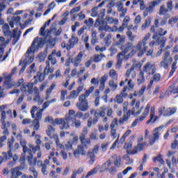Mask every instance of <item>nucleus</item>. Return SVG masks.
Segmentation results:
<instances>
[{"label":"nucleus","instance_id":"nucleus-1","mask_svg":"<svg viewBox=\"0 0 178 178\" xmlns=\"http://www.w3.org/2000/svg\"><path fill=\"white\" fill-rule=\"evenodd\" d=\"M45 44V40H43L42 38H35L33 41L31 46L26 51L24 56L25 59L24 60H20L19 65L22 67L19 70V74L23 73L26 70V67L30 63H33L34 60V53L35 51H38L40 48H42Z\"/></svg>","mask_w":178,"mask_h":178},{"label":"nucleus","instance_id":"nucleus-2","mask_svg":"<svg viewBox=\"0 0 178 178\" xmlns=\"http://www.w3.org/2000/svg\"><path fill=\"white\" fill-rule=\"evenodd\" d=\"M151 38V33H147L143 40L138 41L136 46H134V48L136 52H138V56H143L147 51H148V40Z\"/></svg>","mask_w":178,"mask_h":178},{"label":"nucleus","instance_id":"nucleus-3","mask_svg":"<svg viewBox=\"0 0 178 178\" xmlns=\"http://www.w3.org/2000/svg\"><path fill=\"white\" fill-rule=\"evenodd\" d=\"M73 120V116L71 115H66L64 118H56L54 120V123L57 126H61V130L65 129L67 130L70 127V122Z\"/></svg>","mask_w":178,"mask_h":178},{"label":"nucleus","instance_id":"nucleus-4","mask_svg":"<svg viewBox=\"0 0 178 178\" xmlns=\"http://www.w3.org/2000/svg\"><path fill=\"white\" fill-rule=\"evenodd\" d=\"M176 112H177V107L176 106L166 108L165 106H161L158 108L159 116H162V115L164 116H173Z\"/></svg>","mask_w":178,"mask_h":178},{"label":"nucleus","instance_id":"nucleus-5","mask_svg":"<svg viewBox=\"0 0 178 178\" xmlns=\"http://www.w3.org/2000/svg\"><path fill=\"white\" fill-rule=\"evenodd\" d=\"M76 108L81 112H87L90 109L88 106V101L86 96L81 95L79 97V102L76 103Z\"/></svg>","mask_w":178,"mask_h":178},{"label":"nucleus","instance_id":"nucleus-6","mask_svg":"<svg viewBox=\"0 0 178 178\" xmlns=\"http://www.w3.org/2000/svg\"><path fill=\"white\" fill-rule=\"evenodd\" d=\"M28 162L29 163V171L32 172L33 178L38 177V172L35 170V163H37V159H34L33 154L28 156Z\"/></svg>","mask_w":178,"mask_h":178},{"label":"nucleus","instance_id":"nucleus-7","mask_svg":"<svg viewBox=\"0 0 178 178\" xmlns=\"http://www.w3.org/2000/svg\"><path fill=\"white\" fill-rule=\"evenodd\" d=\"M143 72L148 76L154 75L156 72V65L152 62H148L143 66Z\"/></svg>","mask_w":178,"mask_h":178},{"label":"nucleus","instance_id":"nucleus-8","mask_svg":"<svg viewBox=\"0 0 178 178\" xmlns=\"http://www.w3.org/2000/svg\"><path fill=\"white\" fill-rule=\"evenodd\" d=\"M166 126L165 125H161L160 127L154 129L153 131V134L152 137L149 138V145H154L155 144L156 140H159V136H161V131H162V129H165Z\"/></svg>","mask_w":178,"mask_h":178},{"label":"nucleus","instance_id":"nucleus-9","mask_svg":"<svg viewBox=\"0 0 178 178\" xmlns=\"http://www.w3.org/2000/svg\"><path fill=\"white\" fill-rule=\"evenodd\" d=\"M149 109H151V105L149 104H147L146 107L145 108V110L142 114V115L139 118L135 120L132 124H131V129H133L134 127H136L137 124H138V122H143V119H145L148 114L149 113Z\"/></svg>","mask_w":178,"mask_h":178},{"label":"nucleus","instance_id":"nucleus-10","mask_svg":"<svg viewBox=\"0 0 178 178\" xmlns=\"http://www.w3.org/2000/svg\"><path fill=\"white\" fill-rule=\"evenodd\" d=\"M132 48H134V46L131 42H127L124 45L121 46V51L119 53V56H122V58H124V59H127V56H126V54H129Z\"/></svg>","mask_w":178,"mask_h":178},{"label":"nucleus","instance_id":"nucleus-11","mask_svg":"<svg viewBox=\"0 0 178 178\" xmlns=\"http://www.w3.org/2000/svg\"><path fill=\"white\" fill-rule=\"evenodd\" d=\"M3 77H6L5 79V82H4V87L7 88V90H10V88H12L15 85L13 83H12V74H7V73H3Z\"/></svg>","mask_w":178,"mask_h":178},{"label":"nucleus","instance_id":"nucleus-12","mask_svg":"<svg viewBox=\"0 0 178 178\" xmlns=\"http://www.w3.org/2000/svg\"><path fill=\"white\" fill-rule=\"evenodd\" d=\"M149 116H150L149 120L146 122L147 124H149V123H152V124L155 123V122H156V120H158L159 118H161V116H159H159L156 115L155 113V107H151Z\"/></svg>","mask_w":178,"mask_h":178},{"label":"nucleus","instance_id":"nucleus-13","mask_svg":"<svg viewBox=\"0 0 178 178\" xmlns=\"http://www.w3.org/2000/svg\"><path fill=\"white\" fill-rule=\"evenodd\" d=\"M34 86V83H28L27 85L22 84L21 86V91L24 92V94H27V92H29L31 94L33 92V86Z\"/></svg>","mask_w":178,"mask_h":178},{"label":"nucleus","instance_id":"nucleus-14","mask_svg":"<svg viewBox=\"0 0 178 178\" xmlns=\"http://www.w3.org/2000/svg\"><path fill=\"white\" fill-rule=\"evenodd\" d=\"M8 22H9V24L12 29L15 27V26H20V20H22V18L20 16H14L11 18V20H9V18H8Z\"/></svg>","mask_w":178,"mask_h":178},{"label":"nucleus","instance_id":"nucleus-15","mask_svg":"<svg viewBox=\"0 0 178 178\" xmlns=\"http://www.w3.org/2000/svg\"><path fill=\"white\" fill-rule=\"evenodd\" d=\"M84 56V54L83 52H79L73 59L72 63L74 66V67H77L80 63H81V61L83 60V56Z\"/></svg>","mask_w":178,"mask_h":178},{"label":"nucleus","instance_id":"nucleus-16","mask_svg":"<svg viewBox=\"0 0 178 178\" xmlns=\"http://www.w3.org/2000/svg\"><path fill=\"white\" fill-rule=\"evenodd\" d=\"M104 164V168L106 170H108V172H110L111 175L113 173H115L116 168L112 165V161L108 160L106 161Z\"/></svg>","mask_w":178,"mask_h":178},{"label":"nucleus","instance_id":"nucleus-17","mask_svg":"<svg viewBox=\"0 0 178 178\" xmlns=\"http://www.w3.org/2000/svg\"><path fill=\"white\" fill-rule=\"evenodd\" d=\"M79 42V38L77 37L72 36V38L69 40V45L67 46V50L70 51L72 48H74V45Z\"/></svg>","mask_w":178,"mask_h":178},{"label":"nucleus","instance_id":"nucleus-18","mask_svg":"<svg viewBox=\"0 0 178 178\" xmlns=\"http://www.w3.org/2000/svg\"><path fill=\"white\" fill-rule=\"evenodd\" d=\"M106 58L105 54L101 53L100 54H95L91 57V59L95 63H99V62H102V59Z\"/></svg>","mask_w":178,"mask_h":178},{"label":"nucleus","instance_id":"nucleus-19","mask_svg":"<svg viewBox=\"0 0 178 178\" xmlns=\"http://www.w3.org/2000/svg\"><path fill=\"white\" fill-rule=\"evenodd\" d=\"M2 30L5 37H9V38H12V31H10V29H9V25L8 24H4L2 26Z\"/></svg>","mask_w":178,"mask_h":178},{"label":"nucleus","instance_id":"nucleus-20","mask_svg":"<svg viewBox=\"0 0 178 178\" xmlns=\"http://www.w3.org/2000/svg\"><path fill=\"white\" fill-rule=\"evenodd\" d=\"M37 145L34 146V145L33 144H29V148H31V149H32V152H33V154H35V151H40L41 147H40L42 141L40 139H36L35 141Z\"/></svg>","mask_w":178,"mask_h":178},{"label":"nucleus","instance_id":"nucleus-21","mask_svg":"<svg viewBox=\"0 0 178 178\" xmlns=\"http://www.w3.org/2000/svg\"><path fill=\"white\" fill-rule=\"evenodd\" d=\"M87 157L89 159L88 163L94 165L95 162V154L92 152V149H90L87 153Z\"/></svg>","mask_w":178,"mask_h":178},{"label":"nucleus","instance_id":"nucleus-22","mask_svg":"<svg viewBox=\"0 0 178 178\" xmlns=\"http://www.w3.org/2000/svg\"><path fill=\"white\" fill-rule=\"evenodd\" d=\"M106 22L107 24L114 25L116 26L119 24V19L118 18H113L109 15L106 17Z\"/></svg>","mask_w":178,"mask_h":178},{"label":"nucleus","instance_id":"nucleus-23","mask_svg":"<svg viewBox=\"0 0 178 178\" xmlns=\"http://www.w3.org/2000/svg\"><path fill=\"white\" fill-rule=\"evenodd\" d=\"M45 29H47L45 27V26H43L40 28V35H42V37H45V40L46 41H49L50 38L48 35H49V34H51V32H49V31H45Z\"/></svg>","mask_w":178,"mask_h":178},{"label":"nucleus","instance_id":"nucleus-24","mask_svg":"<svg viewBox=\"0 0 178 178\" xmlns=\"http://www.w3.org/2000/svg\"><path fill=\"white\" fill-rule=\"evenodd\" d=\"M26 144H27V142L26 141V140L22 139L20 140V145L23 147V152H24V154H26V152H28V154H29V155H33L31 154L32 149H29V147H27V146H26Z\"/></svg>","mask_w":178,"mask_h":178},{"label":"nucleus","instance_id":"nucleus-25","mask_svg":"<svg viewBox=\"0 0 178 178\" xmlns=\"http://www.w3.org/2000/svg\"><path fill=\"white\" fill-rule=\"evenodd\" d=\"M145 143H139L137 146L134 147L133 150L131 152V154H137V152H140L141 151H144V147H145Z\"/></svg>","mask_w":178,"mask_h":178},{"label":"nucleus","instance_id":"nucleus-26","mask_svg":"<svg viewBox=\"0 0 178 178\" xmlns=\"http://www.w3.org/2000/svg\"><path fill=\"white\" fill-rule=\"evenodd\" d=\"M20 170H23V167L18 166L15 168H13L11 170V175L15 176L16 177H17L18 176H22V172H20Z\"/></svg>","mask_w":178,"mask_h":178},{"label":"nucleus","instance_id":"nucleus-27","mask_svg":"<svg viewBox=\"0 0 178 178\" xmlns=\"http://www.w3.org/2000/svg\"><path fill=\"white\" fill-rule=\"evenodd\" d=\"M56 87V83L55 82H53L51 85L50 86L49 88H48L46 91V97L45 99L48 100L50 99L51 98V92L54 91V89Z\"/></svg>","mask_w":178,"mask_h":178},{"label":"nucleus","instance_id":"nucleus-28","mask_svg":"<svg viewBox=\"0 0 178 178\" xmlns=\"http://www.w3.org/2000/svg\"><path fill=\"white\" fill-rule=\"evenodd\" d=\"M54 70H55V68L51 67L49 61H46V67L44 70V74L45 76H48L49 73H54Z\"/></svg>","mask_w":178,"mask_h":178},{"label":"nucleus","instance_id":"nucleus-29","mask_svg":"<svg viewBox=\"0 0 178 178\" xmlns=\"http://www.w3.org/2000/svg\"><path fill=\"white\" fill-rule=\"evenodd\" d=\"M82 147L88 148L91 145V140L90 139H86V138H79Z\"/></svg>","mask_w":178,"mask_h":178},{"label":"nucleus","instance_id":"nucleus-30","mask_svg":"<svg viewBox=\"0 0 178 178\" xmlns=\"http://www.w3.org/2000/svg\"><path fill=\"white\" fill-rule=\"evenodd\" d=\"M156 45H161V48H165V45H166V38L163 36L158 38L156 40Z\"/></svg>","mask_w":178,"mask_h":178},{"label":"nucleus","instance_id":"nucleus-31","mask_svg":"<svg viewBox=\"0 0 178 178\" xmlns=\"http://www.w3.org/2000/svg\"><path fill=\"white\" fill-rule=\"evenodd\" d=\"M112 158L113 159H114L113 163L115 166L119 168L122 165V158L120 157V156L113 154Z\"/></svg>","mask_w":178,"mask_h":178},{"label":"nucleus","instance_id":"nucleus-32","mask_svg":"<svg viewBox=\"0 0 178 178\" xmlns=\"http://www.w3.org/2000/svg\"><path fill=\"white\" fill-rule=\"evenodd\" d=\"M134 72V67H131V68L129 69L124 74L126 79H129L130 76H131L132 79L136 78V72Z\"/></svg>","mask_w":178,"mask_h":178},{"label":"nucleus","instance_id":"nucleus-33","mask_svg":"<svg viewBox=\"0 0 178 178\" xmlns=\"http://www.w3.org/2000/svg\"><path fill=\"white\" fill-rule=\"evenodd\" d=\"M13 38L14 40L13 41V45H16L19 40H20V32H18L17 31L14 30L13 33Z\"/></svg>","mask_w":178,"mask_h":178},{"label":"nucleus","instance_id":"nucleus-34","mask_svg":"<svg viewBox=\"0 0 178 178\" xmlns=\"http://www.w3.org/2000/svg\"><path fill=\"white\" fill-rule=\"evenodd\" d=\"M132 3L133 5H134V6L138 5L139 3L140 10H144L145 9V4L144 0H133Z\"/></svg>","mask_w":178,"mask_h":178},{"label":"nucleus","instance_id":"nucleus-35","mask_svg":"<svg viewBox=\"0 0 178 178\" xmlns=\"http://www.w3.org/2000/svg\"><path fill=\"white\" fill-rule=\"evenodd\" d=\"M129 112H130V115H133V116H137L140 115L141 112H143V107H141L140 108L139 107L138 109H137L136 106L133 107L131 110L129 111Z\"/></svg>","mask_w":178,"mask_h":178},{"label":"nucleus","instance_id":"nucleus-36","mask_svg":"<svg viewBox=\"0 0 178 178\" xmlns=\"http://www.w3.org/2000/svg\"><path fill=\"white\" fill-rule=\"evenodd\" d=\"M138 85L140 86L141 84H144L145 82V77L144 76V72L140 71L139 72L138 78L137 79Z\"/></svg>","mask_w":178,"mask_h":178},{"label":"nucleus","instance_id":"nucleus-37","mask_svg":"<svg viewBox=\"0 0 178 178\" xmlns=\"http://www.w3.org/2000/svg\"><path fill=\"white\" fill-rule=\"evenodd\" d=\"M55 2L52 1L49 5L47 6V10H45L44 13L43 14V16H47V15H49L51 10H53V9L55 8Z\"/></svg>","mask_w":178,"mask_h":178},{"label":"nucleus","instance_id":"nucleus-38","mask_svg":"<svg viewBox=\"0 0 178 178\" xmlns=\"http://www.w3.org/2000/svg\"><path fill=\"white\" fill-rule=\"evenodd\" d=\"M163 60L166 63H168L170 65L172 62H173V58L170 57V52H166L164 55Z\"/></svg>","mask_w":178,"mask_h":178},{"label":"nucleus","instance_id":"nucleus-39","mask_svg":"<svg viewBox=\"0 0 178 178\" xmlns=\"http://www.w3.org/2000/svg\"><path fill=\"white\" fill-rule=\"evenodd\" d=\"M128 91H133L134 90V87H136V83L131 79H128L127 86H125Z\"/></svg>","mask_w":178,"mask_h":178},{"label":"nucleus","instance_id":"nucleus-40","mask_svg":"<svg viewBox=\"0 0 178 178\" xmlns=\"http://www.w3.org/2000/svg\"><path fill=\"white\" fill-rule=\"evenodd\" d=\"M168 12H170L168 8L165 6L164 4L161 5L159 8V15L160 16H165Z\"/></svg>","mask_w":178,"mask_h":178},{"label":"nucleus","instance_id":"nucleus-41","mask_svg":"<svg viewBox=\"0 0 178 178\" xmlns=\"http://www.w3.org/2000/svg\"><path fill=\"white\" fill-rule=\"evenodd\" d=\"M92 40L91 44L92 45H95V44L98 43V38L97 37V31H93L91 34Z\"/></svg>","mask_w":178,"mask_h":178},{"label":"nucleus","instance_id":"nucleus-42","mask_svg":"<svg viewBox=\"0 0 178 178\" xmlns=\"http://www.w3.org/2000/svg\"><path fill=\"white\" fill-rule=\"evenodd\" d=\"M108 86L111 91H116V90H118V83L115 82L113 80H110L108 81Z\"/></svg>","mask_w":178,"mask_h":178},{"label":"nucleus","instance_id":"nucleus-43","mask_svg":"<svg viewBox=\"0 0 178 178\" xmlns=\"http://www.w3.org/2000/svg\"><path fill=\"white\" fill-rule=\"evenodd\" d=\"M46 133L49 137H52V135L55 134V128L51 125H48Z\"/></svg>","mask_w":178,"mask_h":178},{"label":"nucleus","instance_id":"nucleus-44","mask_svg":"<svg viewBox=\"0 0 178 178\" xmlns=\"http://www.w3.org/2000/svg\"><path fill=\"white\" fill-rule=\"evenodd\" d=\"M145 90H147V87L142 86L140 90L134 91V95L138 97H141L142 95H144V92H145Z\"/></svg>","mask_w":178,"mask_h":178},{"label":"nucleus","instance_id":"nucleus-45","mask_svg":"<svg viewBox=\"0 0 178 178\" xmlns=\"http://www.w3.org/2000/svg\"><path fill=\"white\" fill-rule=\"evenodd\" d=\"M117 63L115 65L116 69H120L122 67V62H123V59H124V57H122V56H119V54L117 55Z\"/></svg>","mask_w":178,"mask_h":178},{"label":"nucleus","instance_id":"nucleus-46","mask_svg":"<svg viewBox=\"0 0 178 178\" xmlns=\"http://www.w3.org/2000/svg\"><path fill=\"white\" fill-rule=\"evenodd\" d=\"M130 134H131V130L130 129H127L125 133L124 134V135L122 136V138L120 140V143H121V144H123V143H124V141H126V138L129 137V136H130Z\"/></svg>","mask_w":178,"mask_h":178},{"label":"nucleus","instance_id":"nucleus-47","mask_svg":"<svg viewBox=\"0 0 178 178\" xmlns=\"http://www.w3.org/2000/svg\"><path fill=\"white\" fill-rule=\"evenodd\" d=\"M111 40H112V35L108 34L104 39V42L107 48L111 45Z\"/></svg>","mask_w":178,"mask_h":178},{"label":"nucleus","instance_id":"nucleus-48","mask_svg":"<svg viewBox=\"0 0 178 178\" xmlns=\"http://www.w3.org/2000/svg\"><path fill=\"white\" fill-rule=\"evenodd\" d=\"M130 112L131 111H128L127 114L124 115L122 118L120 119L119 123L123 124L124 122H127L129 120V118H130Z\"/></svg>","mask_w":178,"mask_h":178},{"label":"nucleus","instance_id":"nucleus-49","mask_svg":"<svg viewBox=\"0 0 178 178\" xmlns=\"http://www.w3.org/2000/svg\"><path fill=\"white\" fill-rule=\"evenodd\" d=\"M71 122H74L72 126L76 127V129H80V127H81V121L76 120L75 118L72 117V120H71Z\"/></svg>","mask_w":178,"mask_h":178},{"label":"nucleus","instance_id":"nucleus-50","mask_svg":"<svg viewBox=\"0 0 178 178\" xmlns=\"http://www.w3.org/2000/svg\"><path fill=\"white\" fill-rule=\"evenodd\" d=\"M131 21V19L130 18V16L126 15L122 21V25L123 27H128L129 23Z\"/></svg>","mask_w":178,"mask_h":178},{"label":"nucleus","instance_id":"nucleus-51","mask_svg":"<svg viewBox=\"0 0 178 178\" xmlns=\"http://www.w3.org/2000/svg\"><path fill=\"white\" fill-rule=\"evenodd\" d=\"M177 69V61H175L171 65V71L170 72L169 76L172 77Z\"/></svg>","mask_w":178,"mask_h":178},{"label":"nucleus","instance_id":"nucleus-52","mask_svg":"<svg viewBox=\"0 0 178 178\" xmlns=\"http://www.w3.org/2000/svg\"><path fill=\"white\" fill-rule=\"evenodd\" d=\"M158 5H159V2L153 1L149 3V7H147V8L152 13V12H154V9H155V6H158Z\"/></svg>","mask_w":178,"mask_h":178},{"label":"nucleus","instance_id":"nucleus-53","mask_svg":"<svg viewBox=\"0 0 178 178\" xmlns=\"http://www.w3.org/2000/svg\"><path fill=\"white\" fill-rule=\"evenodd\" d=\"M32 125L33 126V130L35 131H38V130H40V121L37 120H33L32 121Z\"/></svg>","mask_w":178,"mask_h":178},{"label":"nucleus","instance_id":"nucleus-54","mask_svg":"<svg viewBox=\"0 0 178 178\" xmlns=\"http://www.w3.org/2000/svg\"><path fill=\"white\" fill-rule=\"evenodd\" d=\"M95 88L94 86H91L88 90L85 91L84 94L81 95H83L85 97L88 98V97H90V94H92V92H94Z\"/></svg>","mask_w":178,"mask_h":178},{"label":"nucleus","instance_id":"nucleus-55","mask_svg":"<svg viewBox=\"0 0 178 178\" xmlns=\"http://www.w3.org/2000/svg\"><path fill=\"white\" fill-rule=\"evenodd\" d=\"M127 91H129L127 86H124L122 90L120 91V95H121V97L123 98H127V97H129V93H127Z\"/></svg>","mask_w":178,"mask_h":178},{"label":"nucleus","instance_id":"nucleus-56","mask_svg":"<svg viewBox=\"0 0 178 178\" xmlns=\"http://www.w3.org/2000/svg\"><path fill=\"white\" fill-rule=\"evenodd\" d=\"M108 76L113 79V80H118V73L116 72V70H111Z\"/></svg>","mask_w":178,"mask_h":178},{"label":"nucleus","instance_id":"nucleus-57","mask_svg":"<svg viewBox=\"0 0 178 178\" xmlns=\"http://www.w3.org/2000/svg\"><path fill=\"white\" fill-rule=\"evenodd\" d=\"M42 112H44V109H39L36 113V118L35 117L34 120H38L40 122L41 119H42Z\"/></svg>","mask_w":178,"mask_h":178},{"label":"nucleus","instance_id":"nucleus-58","mask_svg":"<svg viewBox=\"0 0 178 178\" xmlns=\"http://www.w3.org/2000/svg\"><path fill=\"white\" fill-rule=\"evenodd\" d=\"M115 104H123V97L120 95H117L113 99Z\"/></svg>","mask_w":178,"mask_h":178},{"label":"nucleus","instance_id":"nucleus-59","mask_svg":"<svg viewBox=\"0 0 178 178\" xmlns=\"http://www.w3.org/2000/svg\"><path fill=\"white\" fill-rule=\"evenodd\" d=\"M111 145L110 142H105L101 145V151L102 152H106V149H108V147Z\"/></svg>","mask_w":178,"mask_h":178},{"label":"nucleus","instance_id":"nucleus-60","mask_svg":"<svg viewBox=\"0 0 178 178\" xmlns=\"http://www.w3.org/2000/svg\"><path fill=\"white\" fill-rule=\"evenodd\" d=\"M34 79H35V80H39L40 81H44L45 76H44V74L41 72H38L36 76H34Z\"/></svg>","mask_w":178,"mask_h":178},{"label":"nucleus","instance_id":"nucleus-61","mask_svg":"<svg viewBox=\"0 0 178 178\" xmlns=\"http://www.w3.org/2000/svg\"><path fill=\"white\" fill-rule=\"evenodd\" d=\"M88 134V128H87V127H85L82 131V133L79 136V138H86Z\"/></svg>","mask_w":178,"mask_h":178},{"label":"nucleus","instance_id":"nucleus-62","mask_svg":"<svg viewBox=\"0 0 178 178\" xmlns=\"http://www.w3.org/2000/svg\"><path fill=\"white\" fill-rule=\"evenodd\" d=\"M159 80H161V74L156 73L153 74L152 81H150V83L152 84L154 81L158 82Z\"/></svg>","mask_w":178,"mask_h":178},{"label":"nucleus","instance_id":"nucleus-63","mask_svg":"<svg viewBox=\"0 0 178 178\" xmlns=\"http://www.w3.org/2000/svg\"><path fill=\"white\" fill-rule=\"evenodd\" d=\"M1 129H9L10 127V122L9 121H1Z\"/></svg>","mask_w":178,"mask_h":178},{"label":"nucleus","instance_id":"nucleus-64","mask_svg":"<svg viewBox=\"0 0 178 178\" xmlns=\"http://www.w3.org/2000/svg\"><path fill=\"white\" fill-rule=\"evenodd\" d=\"M168 91L172 94H178V86H171L168 88Z\"/></svg>","mask_w":178,"mask_h":178}]
</instances>
